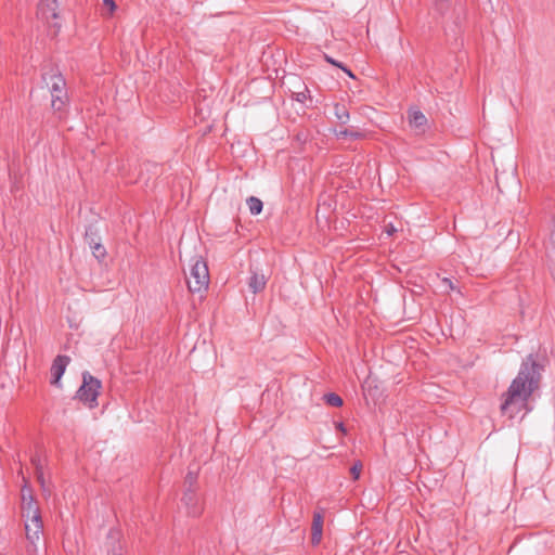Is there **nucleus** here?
I'll list each match as a JSON object with an SVG mask.
<instances>
[{"label":"nucleus","instance_id":"f03ea898","mask_svg":"<svg viewBox=\"0 0 555 555\" xmlns=\"http://www.w3.org/2000/svg\"><path fill=\"white\" fill-rule=\"evenodd\" d=\"M101 387V380L91 375L88 371H85L82 373V384L76 391L74 399L79 400L89 409H94L99 404L98 397L100 395Z\"/></svg>","mask_w":555,"mask_h":555},{"label":"nucleus","instance_id":"6e6552de","mask_svg":"<svg viewBox=\"0 0 555 555\" xmlns=\"http://www.w3.org/2000/svg\"><path fill=\"white\" fill-rule=\"evenodd\" d=\"M249 280H248V287L254 293L257 294L264 289L268 276L254 263L249 267Z\"/></svg>","mask_w":555,"mask_h":555},{"label":"nucleus","instance_id":"bb28decb","mask_svg":"<svg viewBox=\"0 0 555 555\" xmlns=\"http://www.w3.org/2000/svg\"><path fill=\"white\" fill-rule=\"evenodd\" d=\"M325 60H326L327 63H330V64H332V65H334L336 67H339V68H341V66L344 65L341 62L336 61L335 59H333V57H331L328 55H325Z\"/></svg>","mask_w":555,"mask_h":555},{"label":"nucleus","instance_id":"1a4fd4ad","mask_svg":"<svg viewBox=\"0 0 555 555\" xmlns=\"http://www.w3.org/2000/svg\"><path fill=\"white\" fill-rule=\"evenodd\" d=\"M42 79L47 82L49 87L51 98L54 95H64L67 94L65 89L66 82L61 74H43Z\"/></svg>","mask_w":555,"mask_h":555},{"label":"nucleus","instance_id":"4468645a","mask_svg":"<svg viewBox=\"0 0 555 555\" xmlns=\"http://www.w3.org/2000/svg\"><path fill=\"white\" fill-rule=\"evenodd\" d=\"M68 95H54L51 98V107L55 113L64 112L65 107L68 104Z\"/></svg>","mask_w":555,"mask_h":555},{"label":"nucleus","instance_id":"5701e85b","mask_svg":"<svg viewBox=\"0 0 555 555\" xmlns=\"http://www.w3.org/2000/svg\"><path fill=\"white\" fill-rule=\"evenodd\" d=\"M35 476H36L37 481L40 483L42 490L46 491V480H44L43 469L35 470Z\"/></svg>","mask_w":555,"mask_h":555},{"label":"nucleus","instance_id":"39448f33","mask_svg":"<svg viewBox=\"0 0 555 555\" xmlns=\"http://www.w3.org/2000/svg\"><path fill=\"white\" fill-rule=\"evenodd\" d=\"M22 515L27 521H33V525L35 526V533L42 531L43 525L40 509L34 495L30 493L28 499L24 498V504H22Z\"/></svg>","mask_w":555,"mask_h":555},{"label":"nucleus","instance_id":"ddd939ff","mask_svg":"<svg viewBox=\"0 0 555 555\" xmlns=\"http://www.w3.org/2000/svg\"><path fill=\"white\" fill-rule=\"evenodd\" d=\"M59 4L57 0H41L40 9L44 14H50L52 18H57L59 14L56 12Z\"/></svg>","mask_w":555,"mask_h":555},{"label":"nucleus","instance_id":"4be33fe9","mask_svg":"<svg viewBox=\"0 0 555 555\" xmlns=\"http://www.w3.org/2000/svg\"><path fill=\"white\" fill-rule=\"evenodd\" d=\"M361 470H362V463L360 461L356 462L351 467H350V474L352 476V478L354 480L359 479L360 477V474H361Z\"/></svg>","mask_w":555,"mask_h":555},{"label":"nucleus","instance_id":"393cba45","mask_svg":"<svg viewBox=\"0 0 555 555\" xmlns=\"http://www.w3.org/2000/svg\"><path fill=\"white\" fill-rule=\"evenodd\" d=\"M307 92H309L308 88H305V91L295 93V100L297 102L304 103L307 99Z\"/></svg>","mask_w":555,"mask_h":555},{"label":"nucleus","instance_id":"f8f14e48","mask_svg":"<svg viewBox=\"0 0 555 555\" xmlns=\"http://www.w3.org/2000/svg\"><path fill=\"white\" fill-rule=\"evenodd\" d=\"M334 115L341 125H346L349 121L350 115L345 104H334Z\"/></svg>","mask_w":555,"mask_h":555},{"label":"nucleus","instance_id":"9b49d317","mask_svg":"<svg viewBox=\"0 0 555 555\" xmlns=\"http://www.w3.org/2000/svg\"><path fill=\"white\" fill-rule=\"evenodd\" d=\"M119 534L117 531L111 530L107 534V541L112 542V546L108 547L107 552L112 555H121V545L118 542Z\"/></svg>","mask_w":555,"mask_h":555},{"label":"nucleus","instance_id":"c756f323","mask_svg":"<svg viewBox=\"0 0 555 555\" xmlns=\"http://www.w3.org/2000/svg\"><path fill=\"white\" fill-rule=\"evenodd\" d=\"M396 231V229L390 224V227L387 229V233L389 235H391L393 232Z\"/></svg>","mask_w":555,"mask_h":555},{"label":"nucleus","instance_id":"7ed1b4c3","mask_svg":"<svg viewBox=\"0 0 555 555\" xmlns=\"http://www.w3.org/2000/svg\"><path fill=\"white\" fill-rule=\"evenodd\" d=\"M190 276L186 280L189 291L192 293H201L206 291L209 284V271L206 261L195 256L192 258Z\"/></svg>","mask_w":555,"mask_h":555},{"label":"nucleus","instance_id":"a211bd4d","mask_svg":"<svg viewBox=\"0 0 555 555\" xmlns=\"http://www.w3.org/2000/svg\"><path fill=\"white\" fill-rule=\"evenodd\" d=\"M323 398H324L325 403L331 406L339 408L344 403L341 397L335 392L325 393Z\"/></svg>","mask_w":555,"mask_h":555},{"label":"nucleus","instance_id":"b1692460","mask_svg":"<svg viewBox=\"0 0 555 555\" xmlns=\"http://www.w3.org/2000/svg\"><path fill=\"white\" fill-rule=\"evenodd\" d=\"M31 464L35 467V470L43 469L42 461L39 455H34L31 457Z\"/></svg>","mask_w":555,"mask_h":555},{"label":"nucleus","instance_id":"6ab92c4d","mask_svg":"<svg viewBox=\"0 0 555 555\" xmlns=\"http://www.w3.org/2000/svg\"><path fill=\"white\" fill-rule=\"evenodd\" d=\"M25 531H26V538L31 542L35 543V541L39 540L41 532H36L35 534V526L33 525V521L25 522Z\"/></svg>","mask_w":555,"mask_h":555},{"label":"nucleus","instance_id":"a878e982","mask_svg":"<svg viewBox=\"0 0 555 555\" xmlns=\"http://www.w3.org/2000/svg\"><path fill=\"white\" fill-rule=\"evenodd\" d=\"M29 493L33 494L31 489L25 485L22 489V504H24V498L28 499Z\"/></svg>","mask_w":555,"mask_h":555},{"label":"nucleus","instance_id":"423d86ee","mask_svg":"<svg viewBox=\"0 0 555 555\" xmlns=\"http://www.w3.org/2000/svg\"><path fill=\"white\" fill-rule=\"evenodd\" d=\"M70 362V358L65 354H59L53 360L51 365V385L60 387L61 386V378L64 375L67 365Z\"/></svg>","mask_w":555,"mask_h":555},{"label":"nucleus","instance_id":"dca6fc26","mask_svg":"<svg viewBox=\"0 0 555 555\" xmlns=\"http://www.w3.org/2000/svg\"><path fill=\"white\" fill-rule=\"evenodd\" d=\"M246 203H247V206H248L251 215L257 216L262 211L263 204H262L261 199H259L258 197L249 196L246 199Z\"/></svg>","mask_w":555,"mask_h":555},{"label":"nucleus","instance_id":"aec40b11","mask_svg":"<svg viewBox=\"0 0 555 555\" xmlns=\"http://www.w3.org/2000/svg\"><path fill=\"white\" fill-rule=\"evenodd\" d=\"M185 489H197V473L189 470L184 478Z\"/></svg>","mask_w":555,"mask_h":555},{"label":"nucleus","instance_id":"c85d7f7f","mask_svg":"<svg viewBox=\"0 0 555 555\" xmlns=\"http://www.w3.org/2000/svg\"><path fill=\"white\" fill-rule=\"evenodd\" d=\"M341 69L351 78H354V75L353 73L346 66V65H343L341 66Z\"/></svg>","mask_w":555,"mask_h":555},{"label":"nucleus","instance_id":"20e7f679","mask_svg":"<svg viewBox=\"0 0 555 555\" xmlns=\"http://www.w3.org/2000/svg\"><path fill=\"white\" fill-rule=\"evenodd\" d=\"M85 242L89 245L95 259L101 261L106 257L107 253L101 243L100 229L96 222L90 223L86 228Z\"/></svg>","mask_w":555,"mask_h":555},{"label":"nucleus","instance_id":"2eb2a0df","mask_svg":"<svg viewBox=\"0 0 555 555\" xmlns=\"http://www.w3.org/2000/svg\"><path fill=\"white\" fill-rule=\"evenodd\" d=\"M410 124L415 126L416 128L423 127L427 122L426 116L418 109L411 111L409 113Z\"/></svg>","mask_w":555,"mask_h":555},{"label":"nucleus","instance_id":"0eeeda50","mask_svg":"<svg viewBox=\"0 0 555 555\" xmlns=\"http://www.w3.org/2000/svg\"><path fill=\"white\" fill-rule=\"evenodd\" d=\"M181 501L190 516L197 517L201 515L202 506L199 505L197 489H185Z\"/></svg>","mask_w":555,"mask_h":555},{"label":"nucleus","instance_id":"cd10ccee","mask_svg":"<svg viewBox=\"0 0 555 555\" xmlns=\"http://www.w3.org/2000/svg\"><path fill=\"white\" fill-rule=\"evenodd\" d=\"M335 428H336L337 430L341 431L343 434H346V433H347V429H346V427H345V425H344V423H343V422H337V423H335Z\"/></svg>","mask_w":555,"mask_h":555},{"label":"nucleus","instance_id":"f3484780","mask_svg":"<svg viewBox=\"0 0 555 555\" xmlns=\"http://www.w3.org/2000/svg\"><path fill=\"white\" fill-rule=\"evenodd\" d=\"M338 138H349L351 140H360L364 138V133L353 128H346L336 133Z\"/></svg>","mask_w":555,"mask_h":555},{"label":"nucleus","instance_id":"412c9836","mask_svg":"<svg viewBox=\"0 0 555 555\" xmlns=\"http://www.w3.org/2000/svg\"><path fill=\"white\" fill-rule=\"evenodd\" d=\"M102 2L103 8L106 10V12H103L102 14L107 17L112 16L117 9L116 2L114 0H102Z\"/></svg>","mask_w":555,"mask_h":555},{"label":"nucleus","instance_id":"9d476101","mask_svg":"<svg viewBox=\"0 0 555 555\" xmlns=\"http://www.w3.org/2000/svg\"><path fill=\"white\" fill-rule=\"evenodd\" d=\"M323 515L320 512L313 513L312 526H311V544L317 546L321 543L323 532Z\"/></svg>","mask_w":555,"mask_h":555},{"label":"nucleus","instance_id":"f257e3e1","mask_svg":"<svg viewBox=\"0 0 555 555\" xmlns=\"http://www.w3.org/2000/svg\"><path fill=\"white\" fill-rule=\"evenodd\" d=\"M543 366L537 362L531 353L522 361L517 376L511 383L507 391L503 393L504 400L501 412L509 418H514L519 412H528V400L540 387Z\"/></svg>","mask_w":555,"mask_h":555}]
</instances>
